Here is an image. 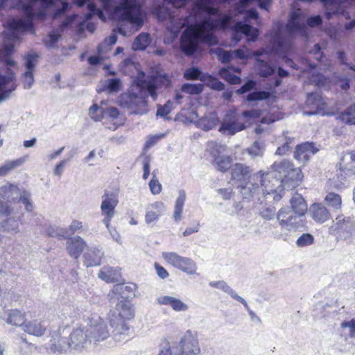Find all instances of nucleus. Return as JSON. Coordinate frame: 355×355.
Wrapping results in <instances>:
<instances>
[{
  "instance_id": "42",
  "label": "nucleus",
  "mask_w": 355,
  "mask_h": 355,
  "mask_svg": "<svg viewBox=\"0 0 355 355\" xmlns=\"http://www.w3.org/2000/svg\"><path fill=\"white\" fill-rule=\"evenodd\" d=\"M90 117L95 121H100L105 118L104 109L97 104H94L89 109Z\"/></svg>"
},
{
  "instance_id": "26",
  "label": "nucleus",
  "mask_w": 355,
  "mask_h": 355,
  "mask_svg": "<svg viewBox=\"0 0 355 355\" xmlns=\"http://www.w3.org/2000/svg\"><path fill=\"white\" fill-rule=\"evenodd\" d=\"M164 205L162 202L157 201L150 205L149 209L145 215V220L147 224L153 223L157 221L162 215V209Z\"/></svg>"
},
{
  "instance_id": "52",
  "label": "nucleus",
  "mask_w": 355,
  "mask_h": 355,
  "mask_svg": "<svg viewBox=\"0 0 355 355\" xmlns=\"http://www.w3.org/2000/svg\"><path fill=\"white\" fill-rule=\"evenodd\" d=\"M261 115V111L258 109H253L250 110H245L242 112V116L248 119H257Z\"/></svg>"
},
{
  "instance_id": "59",
  "label": "nucleus",
  "mask_w": 355,
  "mask_h": 355,
  "mask_svg": "<svg viewBox=\"0 0 355 355\" xmlns=\"http://www.w3.org/2000/svg\"><path fill=\"white\" fill-rule=\"evenodd\" d=\"M22 342L24 343V347H21L20 353L21 355H29L32 352V349L34 347L33 345L28 343L26 338H22Z\"/></svg>"
},
{
  "instance_id": "25",
  "label": "nucleus",
  "mask_w": 355,
  "mask_h": 355,
  "mask_svg": "<svg viewBox=\"0 0 355 355\" xmlns=\"http://www.w3.org/2000/svg\"><path fill=\"white\" fill-rule=\"evenodd\" d=\"M291 207L294 214L297 216H304L308 210L306 200L302 195L295 193L290 200Z\"/></svg>"
},
{
  "instance_id": "46",
  "label": "nucleus",
  "mask_w": 355,
  "mask_h": 355,
  "mask_svg": "<svg viewBox=\"0 0 355 355\" xmlns=\"http://www.w3.org/2000/svg\"><path fill=\"white\" fill-rule=\"evenodd\" d=\"M270 96V92L266 91H256L250 93L247 96V101L252 102L255 101H261L268 99Z\"/></svg>"
},
{
  "instance_id": "4",
  "label": "nucleus",
  "mask_w": 355,
  "mask_h": 355,
  "mask_svg": "<svg viewBox=\"0 0 355 355\" xmlns=\"http://www.w3.org/2000/svg\"><path fill=\"white\" fill-rule=\"evenodd\" d=\"M329 232L337 241H346L351 243L355 236V216H338L336 222L329 227Z\"/></svg>"
},
{
  "instance_id": "5",
  "label": "nucleus",
  "mask_w": 355,
  "mask_h": 355,
  "mask_svg": "<svg viewBox=\"0 0 355 355\" xmlns=\"http://www.w3.org/2000/svg\"><path fill=\"white\" fill-rule=\"evenodd\" d=\"M114 12L121 21L130 22L138 28L144 24L139 6L131 1L123 0L119 6L115 7Z\"/></svg>"
},
{
  "instance_id": "35",
  "label": "nucleus",
  "mask_w": 355,
  "mask_h": 355,
  "mask_svg": "<svg viewBox=\"0 0 355 355\" xmlns=\"http://www.w3.org/2000/svg\"><path fill=\"white\" fill-rule=\"evenodd\" d=\"M186 200V193L184 191L181 190L179 192V196L176 199L175 210L173 213L174 219L176 221L180 220L182 218V214L183 211V207Z\"/></svg>"
},
{
  "instance_id": "8",
  "label": "nucleus",
  "mask_w": 355,
  "mask_h": 355,
  "mask_svg": "<svg viewBox=\"0 0 355 355\" xmlns=\"http://www.w3.org/2000/svg\"><path fill=\"white\" fill-rule=\"evenodd\" d=\"M101 205L102 215L104 216L103 223L108 228L110 222L115 215V208L119 203V189L114 191H105L103 196Z\"/></svg>"
},
{
  "instance_id": "9",
  "label": "nucleus",
  "mask_w": 355,
  "mask_h": 355,
  "mask_svg": "<svg viewBox=\"0 0 355 355\" xmlns=\"http://www.w3.org/2000/svg\"><path fill=\"white\" fill-rule=\"evenodd\" d=\"M178 355H200V348L196 332L187 330L179 343Z\"/></svg>"
},
{
  "instance_id": "39",
  "label": "nucleus",
  "mask_w": 355,
  "mask_h": 355,
  "mask_svg": "<svg viewBox=\"0 0 355 355\" xmlns=\"http://www.w3.org/2000/svg\"><path fill=\"white\" fill-rule=\"evenodd\" d=\"M206 73H202L200 69L197 67L188 68L184 73V78L186 80H200L205 82Z\"/></svg>"
},
{
  "instance_id": "50",
  "label": "nucleus",
  "mask_w": 355,
  "mask_h": 355,
  "mask_svg": "<svg viewBox=\"0 0 355 355\" xmlns=\"http://www.w3.org/2000/svg\"><path fill=\"white\" fill-rule=\"evenodd\" d=\"M172 105L173 103L171 101H168L164 105H158L157 115L162 117L166 116L171 112Z\"/></svg>"
},
{
  "instance_id": "20",
  "label": "nucleus",
  "mask_w": 355,
  "mask_h": 355,
  "mask_svg": "<svg viewBox=\"0 0 355 355\" xmlns=\"http://www.w3.org/2000/svg\"><path fill=\"white\" fill-rule=\"evenodd\" d=\"M86 247L85 241L80 236L70 238L67 243L68 253L77 259Z\"/></svg>"
},
{
  "instance_id": "38",
  "label": "nucleus",
  "mask_w": 355,
  "mask_h": 355,
  "mask_svg": "<svg viewBox=\"0 0 355 355\" xmlns=\"http://www.w3.org/2000/svg\"><path fill=\"white\" fill-rule=\"evenodd\" d=\"M19 191L17 184L8 183L0 187V199L10 200L13 192L17 193Z\"/></svg>"
},
{
  "instance_id": "23",
  "label": "nucleus",
  "mask_w": 355,
  "mask_h": 355,
  "mask_svg": "<svg viewBox=\"0 0 355 355\" xmlns=\"http://www.w3.org/2000/svg\"><path fill=\"white\" fill-rule=\"evenodd\" d=\"M103 252L97 248H89L84 254V265L88 267L101 265Z\"/></svg>"
},
{
  "instance_id": "3",
  "label": "nucleus",
  "mask_w": 355,
  "mask_h": 355,
  "mask_svg": "<svg viewBox=\"0 0 355 355\" xmlns=\"http://www.w3.org/2000/svg\"><path fill=\"white\" fill-rule=\"evenodd\" d=\"M271 168L277 174L284 188L295 189L303 180L304 175L301 168L295 167L290 160L275 162Z\"/></svg>"
},
{
  "instance_id": "36",
  "label": "nucleus",
  "mask_w": 355,
  "mask_h": 355,
  "mask_svg": "<svg viewBox=\"0 0 355 355\" xmlns=\"http://www.w3.org/2000/svg\"><path fill=\"white\" fill-rule=\"evenodd\" d=\"M245 128V125L242 123H239L235 121L233 122H224L222 123L219 128L220 132H229L230 135H234L236 132L241 131Z\"/></svg>"
},
{
  "instance_id": "56",
  "label": "nucleus",
  "mask_w": 355,
  "mask_h": 355,
  "mask_svg": "<svg viewBox=\"0 0 355 355\" xmlns=\"http://www.w3.org/2000/svg\"><path fill=\"white\" fill-rule=\"evenodd\" d=\"M105 118L108 117L111 120L116 119L119 116V111L114 107H110L104 110Z\"/></svg>"
},
{
  "instance_id": "13",
  "label": "nucleus",
  "mask_w": 355,
  "mask_h": 355,
  "mask_svg": "<svg viewBox=\"0 0 355 355\" xmlns=\"http://www.w3.org/2000/svg\"><path fill=\"white\" fill-rule=\"evenodd\" d=\"M338 171L341 176H355V151L347 152L343 155Z\"/></svg>"
},
{
  "instance_id": "14",
  "label": "nucleus",
  "mask_w": 355,
  "mask_h": 355,
  "mask_svg": "<svg viewBox=\"0 0 355 355\" xmlns=\"http://www.w3.org/2000/svg\"><path fill=\"white\" fill-rule=\"evenodd\" d=\"M90 341L87 338V331L85 328L78 327L73 330L69 338V345L75 349L85 347Z\"/></svg>"
},
{
  "instance_id": "54",
  "label": "nucleus",
  "mask_w": 355,
  "mask_h": 355,
  "mask_svg": "<svg viewBox=\"0 0 355 355\" xmlns=\"http://www.w3.org/2000/svg\"><path fill=\"white\" fill-rule=\"evenodd\" d=\"M256 85L255 81L252 80H248L244 85H243L239 89L236 90L238 94H243L247 92L252 89Z\"/></svg>"
},
{
  "instance_id": "43",
  "label": "nucleus",
  "mask_w": 355,
  "mask_h": 355,
  "mask_svg": "<svg viewBox=\"0 0 355 355\" xmlns=\"http://www.w3.org/2000/svg\"><path fill=\"white\" fill-rule=\"evenodd\" d=\"M162 76H152L148 80V84L146 88L145 91H147L148 93L153 97L154 99H156L157 97V83L158 82V78Z\"/></svg>"
},
{
  "instance_id": "60",
  "label": "nucleus",
  "mask_w": 355,
  "mask_h": 355,
  "mask_svg": "<svg viewBox=\"0 0 355 355\" xmlns=\"http://www.w3.org/2000/svg\"><path fill=\"white\" fill-rule=\"evenodd\" d=\"M306 23L310 27H315L320 26L322 23V20L320 15H316L308 18Z\"/></svg>"
},
{
  "instance_id": "15",
  "label": "nucleus",
  "mask_w": 355,
  "mask_h": 355,
  "mask_svg": "<svg viewBox=\"0 0 355 355\" xmlns=\"http://www.w3.org/2000/svg\"><path fill=\"white\" fill-rule=\"evenodd\" d=\"M312 219L317 223H324L331 218L330 211L321 202L313 203L309 209Z\"/></svg>"
},
{
  "instance_id": "11",
  "label": "nucleus",
  "mask_w": 355,
  "mask_h": 355,
  "mask_svg": "<svg viewBox=\"0 0 355 355\" xmlns=\"http://www.w3.org/2000/svg\"><path fill=\"white\" fill-rule=\"evenodd\" d=\"M318 151V149L313 142H303L296 146L293 157L304 165Z\"/></svg>"
},
{
  "instance_id": "18",
  "label": "nucleus",
  "mask_w": 355,
  "mask_h": 355,
  "mask_svg": "<svg viewBox=\"0 0 355 355\" xmlns=\"http://www.w3.org/2000/svg\"><path fill=\"white\" fill-rule=\"evenodd\" d=\"M39 55L36 53H28L26 56V71L24 73V87L30 88L34 81L33 69Z\"/></svg>"
},
{
  "instance_id": "2",
  "label": "nucleus",
  "mask_w": 355,
  "mask_h": 355,
  "mask_svg": "<svg viewBox=\"0 0 355 355\" xmlns=\"http://www.w3.org/2000/svg\"><path fill=\"white\" fill-rule=\"evenodd\" d=\"M277 174L270 170L267 172L261 171L253 175V181L259 182L260 184H257L253 189H260L262 195L268 198L271 197L273 201H279L283 196L284 187Z\"/></svg>"
},
{
  "instance_id": "16",
  "label": "nucleus",
  "mask_w": 355,
  "mask_h": 355,
  "mask_svg": "<svg viewBox=\"0 0 355 355\" xmlns=\"http://www.w3.org/2000/svg\"><path fill=\"white\" fill-rule=\"evenodd\" d=\"M121 268L105 266L98 272V277L106 283L119 282L122 279Z\"/></svg>"
},
{
  "instance_id": "29",
  "label": "nucleus",
  "mask_w": 355,
  "mask_h": 355,
  "mask_svg": "<svg viewBox=\"0 0 355 355\" xmlns=\"http://www.w3.org/2000/svg\"><path fill=\"white\" fill-rule=\"evenodd\" d=\"M23 329L26 333L30 335L40 337L45 334L46 328L42 322L34 320L26 322Z\"/></svg>"
},
{
  "instance_id": "22",
  "label": "nucleus",
  "mask_w": 355,
  "mask_h": 355,
  "mask_svg": "<svg viewBox=\"0 0 355 355\" xmlns=\"http://www.w3.org/2000/svg\"><path fill=\"white\" fill-rule=\"evenodd\" d=\"M232 72L240 73L241 69L238 67L230 66L227 67H223L220 69L218 75L225 81L231 85H239L241 83V78L240 76L234 75Z\"/></svg>"
},
{
  "instance_id": "21",
  "label": "nucleus",
  "mask_w": 355,
  "mask_h": 355,
  "mask_svg": "<svg viewBox=\"0 0 355 355\" xmlns=\"http://www.w3.org/2000/svg\"><path fill=\"white\" fill-rule=\"evenodd\" d=\"M277 220L282 228L290 230V227L295 226L296 217L288 207H284L279 210Z\"/></svg>"
},
{
  "instance_id": "34",
  "label": "nucleus",
  "mask_w": 355,
  "mask_h": 355,
  "mask_svg": "<svg viewBox=\"0 0 355 355\" xmlns=\"http://www.w3.org/2000/svg\"><path fill=\"white\" fill-rule=\"evenodd\" d=\"M325 203L333 209H340L342 207L341 196L334 192H329L324 198Z\"/></svg>"
},
{
  "instance_id": "1",
  "label": "nucleus",
  "mask_w": 355,
  "mask_h": 355,
  "mask_svg": "<svg viewBox=\"0 0 355 355\" xmlns=\"http://www.w3.org/2000/svg\"><path fill=\"white\" fill-rule=\"evenodd\" d=\"M232 17L230 15H225L215 21L205 19L199 24L188 26L180 37V49L188 56L193 55L198 50V44L204 42L210 44H215L216 39L209 31L216 28L225 30L229 28Z\"/></svg>"
},
{
  "instance_id": "58",
  "label": "nucleus",
  "mask_w": 355,
  "mask_h": 355,
  "mask_svg": "<svg viewBox=\"0 0 355 355\" xmlns=\"http://www.w3.org/2000/svg\"><path fill=\"white\" fill-rule=\"evenodd\" d=\"M154 268L156 270L157 275L161 278V279H166L169 276L168 272L159 263L155 262L154 263Z\"/></svg>"
},
{
  "instance_id": "17",
  "label": "nucleus",
  "mask_w": 355,
  "mask_h": 355,
  "mask_svg": "<svg viewBox=\"0 0 355 355\" xmlns=\"http://www.w3.org/2000/svg\"><path fill=\"white\" fill-rule=\"evenodd\" d=\"M110 325L113 328L114 338L117 341L128 340L130 336V327L125 321L111 319Z\"/></svg>"
},
{
  "instance_id": "37",
  "label": "nucleus",
  "mask_w": 355,
  "mask_h": 355,
  "mask_svg": "<svg viewBox=\"0 0 355 355\" xmlns=\"http://www.w3.org/2000/svg\"><path fill=\"white\" fill-rule=\"evenodd\" d=\"M150 38L148 33H141L136 37L133 43L135 50H145L150 44Z\"/></svg>"
},
{
  "instance_id": "12",
  "label": "nucleus",
  "mask_w": 355,
  "mask_h": 355,
  "mask_svg": "<svg viewBox=\"0 0 355 355\" xmlns=\"http://www.w3.org/2000/svg\"><path fill=\"white\" fill-rule=\"evenodd\" d=\"M15 73L10 68H0V98L2 94L15 89Z\"/></svg>"
},
{
  "instance_id": "61",
  "label": "nucleus",
  "mask_w": 355,
  "mask_h": 355,
  "mask_svg": "<svg viewBox=\"0 0 355 355\" xmlns=\"http://www.w3.org/2000/svg\"><path fill=\"white\" fill-rule=\"evenodd\" d=\"M211 3V0H197L195 3V7L200 11L205 12Z\"/></svg>"
},
{
  "instance_id": "31",
  "label": "nucleus",
  "mask_w": 355,
  "mask_h": 355,
  "mask_svg": "<svg viewBox=\"0 0 355 355\" xmlns=\"http://www.w3.org/2000/svg\"><path fill=\"white\" fill-rule=\"evenodd\" d=\"M110 336L107 325L104 322H98L91 331V338L95 343L107 339Z\"/></svg>"
},
{
  "instance_id": "48",
  "label": "nucleus",
  "mask_w": 355,
  "mask_h": 355,
  "mask_svg": "<svg viewBox=\"0 0 355 355\" xmlns=\"http://www.w3.org/2000/svg\"><path fill=\"white\" fill-rule=\"evenodd\" d=\"M181 90L190 94H198L202 92V86L200 84L193 85L189 83H184L182 86Z\"/></svg>"
},
{
  "instance_id": "7",
  "label": "nucleus",
  "mask_w": 355,
  "mask_h": 355,
  "mask_svg": "<svg viewBox=\"0 0 355 355\" xmlns=\"http://www.w3.org/2000/svg\"><path fill=\"white\" fill-rule=\"evenodd\" d=\"M162 256L168 264L171 265L187 274L193 275L196 272V263L191 258L182 257L173 252H164Z\"/></svg>"
},
{
  "instance_id": "63",
  "label": "nucleus",
  "mask_w": 355,
  "mask_h": 355,
  "mask_svg": "<svg viewBox=\"0 0 355 355\" xmlns=\"http://www.w3.org/2000/svg\"><path fill=\"white\" fill-rule=\"evenodd\" d=\"M290 143L286 141L277 148L275 154L280 156L285 155L290 151Z\"/></svg>"
},
{
  "instance_id": "30",
  "label": "nucleus",
  "mask_w": 355,
  "mask_h": 355,
  "mask_svg": "<svg viewBox=\"0 0 355 355\" xmlns=\"http://www.w3.org/2000/svg\"><path fill=\"white\" fill-rule=\"evenodd\" d=\"M119 315L114 319L120 321L131 320L135 316V311L130 303L128 301H122L117 304Z\"/></svg>"
},
{
  "instance_id": "64",
  "label": "nucleus",
  "mask_w": 355,
  "mask_h": 355,
  "mask_svg": "<svg viewBox=\"0 0 355 355\" xmlns=\"http://www.w3.org/2000/svg\"><path fill=\"white\" fill-rule=\"evenodd\" d=\"M23 10L28 17V20L33 21V19L35 17L33 6L31 4H25L23 6Z\"/></svg>"
},
{
  "instance_id": "28",
  "label": "nucleus",
  "mask_w": 355,
  "mask_h": 355,
  "mask_svg": "<svg viewBox=\"0 0 355 355\" xmlns=\"http://www.w3.org/2000/svg\"><path fill=\"white\" fill-rule=\"evenodd\" d=\"M235 33H241L250 37L252 41H255L259 36V30L251 25L243 24L241 21L236 22L232 27Z\"/></svg>"
},
{
  "instance_id": "45",
  "label": "nucleus",
  "mask_w": 355,
  "mask_h": 355,
  "mask_svg": "<svg viewBox=\"0 0 355 355\" xmlns=\"http://www.w3.org/2000/svg\"><path fill=\"white\" fill-rule=\"evenodd\" d=\"M152 175L153 177L148 183L149 189L153 195H157L162 192V186L156 177L155 171L153 172Z\"/></svg>"
},
{
  "instance_id": "32",
  "label": "nucleus",
  "mask_w": 355,
  "mask_h": 355,
  "mask_svg": "<svg viewBox=\"0 0 355 355\" xmlns=\"http://www.w3.org/2000/svg\"><path fill=\"white\" fill-rule=\"evenodd\" d=\"M25 162L24 157L6 162L0 166V177L6 176L16 168L20 166Z\"/></svg>"
},
{
  "instance_id": "51",
  "label": "nucleus",
  "mask_w": 355,
  "mask_h": 355,
  "mask_svg": "<svg viewBox=\"0 0 355 355\" xmlns=\"http://www.w3.org/2000/svg\"><path fill=\"white\" fill-rule=\"evenodd\" d=\"M67 234V230H63L58 227H49L46 230V234L49 236L52 237H65V234Z\"/></svg>"
},
{
  "instance_id": "40",
  "label": "nucleus",
  "mask_w": 355,
  "mask_h": 355,
  "mask_svg": "<svg viewBox=\"0 0 355 355\" xmlns=\"http://www.w3.org/2000/svg\"><path fill=\"white\" fill-rule=\"evenodd\" d=\"M300 15L301 14L296 11L291 14L290 19L286 25L287 29L290 32L300 31L303 28V26L299 22Z\"/></svg>"
},
{
  "instance_id": "49",
  "label": "nucleus",
  "mask_w": 355,
  "mask_h": 355,
  "mask_svg": "<svg viewBox=\"0 0 355 355\" xmlns=\"http://www.w3.org/2000/svg\"><path fill=\"white\" fill-rule=\"evenodd\" d=\"M87 10L89 11L87 14H86V19H90L93 17L94 15L98 16L101 19H105L103 11L96 8V6L94 3L90 2L87 4Z\"/></svg>"
},
{
  "instance_id": "55",
  "label": "nucleus",
  "mask_w": 355,
  "mask_h": 355,
  "mask_svg": "<svg viewBox=\"0 0 355 355\" xmlns=\"http://www.w3.org/2000/svg\"><path fill=\"white\" fill-rule=\"evenodd\" d=\"M340 327L343 329H345L346 327H349V336L351 338H355V319H352L350 321H343Z\"/></svg>"
},
{
  "instance_id": "19",
  "label": "nucleus",
  "mask_w": 355,
  "mask_h": 355,
  "mask_svg": "<svg viewBox=\"0 0 355 355\" xmlns=\"http://www.w3.org/2000/svg\"><path fill=\"white\" fill-rule=\"evenodd\" d=\"M7 27L13 33H23L29 31L35 33L34 24L31 20L25 21L21 19H9L7 23Z\"/></svg>"
},
{
  "instance_id": "57",
  "label": "nucleus",
  "mask_w": 355,
  "mask_h": 355,
  "mask_svg": "<svg viewBox=\"0 0 355 355\" xmlns=\"http://www.w3.org/2000/svg\"><path fill=\"white\" fill-rule=\"evenodd\" d=\"M121 82L118 78L108 80L107 87L110 92H117L120 89Z\"/></svg>"
},
{
  "instance_id": "47",
  "label": "nucleus",
  "mask_w": 355,
  "mask_h": 355,
  "mask_svg": "<svg viewBox=\"0 0 355 355\" xmlns=\"http://www.w3.org/2000/svg\"><path fill=\"white\" fill-rule=\"evenodd\" d=\"M314 243V237L312 234L304 233L302 234L297 240L296 245L298 247H305L311 245Z\"/></svg>"
},
{
  "instance_id": "10",
  "label": "nucleus",
  "mask_w": 355,
  "mask_h": 355,
  "mask_svg": "<svg viewBox=\"0 0 355 355\" xmlns=\"http://www.w3.org/2000/svg\"><path fill=\"white\" fill-rule=\"evenodd\" d=\"M210 145L211 147V155L213 157L212 164L216 168L223 173L231 169L232 159L230 156L220 155V148L223 147L215 142H211Z\"/></svg>"
},
{
  "instance_id": "27",
  "label": "nucleus",
  "mask_w": 355,
  "mask_h": 355,
  "mask_svg": "<svg viewBox=\"0 0 355 355\" xmlns=\"http://www.w3.org/2000/svg\"><path fill=\"white\" fill-rule=\"evenodd\" d=\"M26 322V313L19 309H11L8 312L6 322L15 327H23Z\"/></svg>"
},
{
  "instance_id": "33",
  "label": "nucleus",
  "mask_w": 355,
  "mask_h": 355,
  "mask_svg": "<svg viewBox=\"0 0 355 355\" xmlns=\"http://www.w3.org/2000/svg\"><path fill=\"white\" fill-rule=\"evenodd\" d=\"M338 119L346 124L355 125V103L340 112Z\"/></svg>"
},
{
  "instance_id": "24",
  "label": "nucleus",
  "mask_w": 355,
  "mask_h": 355,
  "mask_svg": "<svg viewBox=\"0 0 355 355\" xmlns=\"http://www.w3.org/2000/svg\"><path fill=\"white\" fill-rule=\"evenodd\" d=\"M157 302L160 305H168L173 309V310L177 312L186 311L189 309L187 304L180 299L172 296H161L157 299Z\"/></svg>"
},
{
  "instance_id": "6",
  "label": "nucleus",
  "mask_w": 355,
  "mask_h": 355,
  "mask_svg": "<svg viewBox=\"0 0 355 355\" xmlns=\"http://www.w3.org/2000/svg\"><path fill=\"white\" fill-rule=\"evenodd\" d=\"M230 183L237 189L241 190L246 189L251 180H253L252 169L246 164L236 163L230 169Z\"/></svg>"
},
{
  "instance_id": "41",
  "label": "nucleus",
  "mask_w": 355,
  "mask_h": 355,
  "mask_svg": "<svg viewBox=\"0 0 355 355\" xmlns=\"http://www.w3.org/2000/svg\"><path fill=\"white\" fill-rule=\"evenodd\" d=\"M259 74L262 78H268L274 73V68L267 62L257 59Z\"/></svg>"
},
{
  "instance_id": "44",
  "label": "nucleus",
  "mask_w": 355,
  "mask_h": 355,
  "mask_svg": "<svg viewBox=\"0 0 355 355\" xmlns=\"http://www.w3.org/2000/svg\"><path fill=\"white\" fill-rule=\"evenodd\" d=\"M205 82L213 89L217 91H223L225 89V85L216 77L207 74L205 76Z\"/></svg>"
},
{
  "instance_id": "62",
  "label": "nucleus",
  "mask_w": 355,
  "mask_h": 355,
  "mask_svg": "<svg viewBox=\"0 0 355 355\" xmlns=\"http://www.w3.org/2000/svg\"><path fill=\"white\" fill-rule=\"evenodd\" d=\"M209 285L213 288H220L225 292L230 290V286L224 281L211 282Z\"/></svg>"
},
{
  "instance_id": "53",
  "label": "nucleus",
  "mask_w": 355,
  "mask_h": 355,
  "mask_svg": "<svg viewBox=\"0 0 355 355\" xmlns=\"http://www.w3.org/2000/svg\"><path fill=\"white\" fill-rule=\"evenodd\" d=\"M30 196L29 193L24 191L19 199V200L24 203L28 211H32L33 210V205L30 200Z\"/></svg>"
}]
</instances>
